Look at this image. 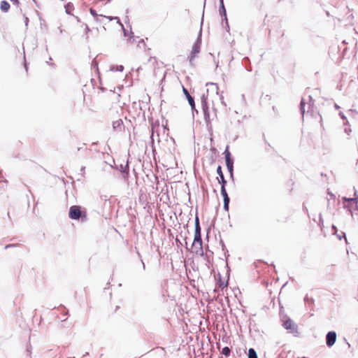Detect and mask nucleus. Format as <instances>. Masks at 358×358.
Listing matches in <instances>:
<instances>
[{"label": "nucleus", "mask_w": 358, "mask_h": 358, "mask_svg": "<svg viewBox=\"0 0 358 358\" xmlns=\"http://www.w3.org/2000/svg\"><path fill=\"white\" fill-rule=\"evenodd\" d=\"M207 98H208L207 94H202V96L201 97V108H202V110L203 113V117H204V121L206 123V129L209 132L210 134H213V127H212V123H211L212 119L210 118V114L209 108H208V102H207Z\"/></svg>", "instance_id": "f257e3e1"}, {"label": "nucleus", "mask_w": 358, "mask_h": 358, "mask_svg": "<svg viewBox=\"0 0 358 358\" xmlns=\"http://www.w3.org/2000/svg\"><path fill=\"white\" fill-rule=\"evenodd\" d=\"M69 217L71 220H80L85 222L87 220V212L80 206L73 205L69 208Z\"/></svg>", "instance_id": "f03ea898"}, {"label": "nucleus", "mask_w": 358, "mask_h": 358, "mask_svg": "<svg viewBox=\"0 0 358 358\" xmlns=\"http://www.w3.org/2000/svg\"><path fill=\"white\" fill-rule=\"evenodd\" d=\"M280 317L282 326L287 329L289 333L293 334L295 336L297 335L299 333L297 324L287 315L280 314Z\"/></svg>", "instance_id": "7ed1b4c3"}, {"label": "nucleus", "mask_w": 358, "mask_h": 358, "mask_svg": "<svg viewBox=\"0 0 358 358\" xmlns=\"http://www.w3.org/2000/svg\"><path fill=\"white\" fill-rule=\"evenodd\" d=\"M201 33L202 29L201 28L197 38L196 39L195 42L193 44L190 55L188 57L191 66L193 65V60L194 57L200 52L201 45Z\"/></svg>", "instance_id": "20e7f679"}, {"label": "nucleus", "mask_w": 358, "mask_h": 358, "mask_svg": "<svg viewBox=\"0 0 358 358\" xmlns=\"http://www.w3.org/2000/svg\"><path fill=\"white\" fill-rule=\"evenodd\" d=\"M199 245L198 250L195 251V253L198 255L203 256V250L202 247V238H201V229H194V238L192 243V247Z\"/></svg>", "instance_id": "39448f33"}, {"label": "nucleus", "mask_w": 358, "mask_h": 358, "mask_svg": "<svg viewBox=\"0 0 358 358\" xmlns=\"http://www.w3.org/2000/svg\"><path fill=\"white\" fill-rule=\"evenodd\" d=\"M229 148L227 147L226 150H224V155H225V162L226 166L228 169V171L230 173V176L231 178L234 176V159L231 157V155L230 152L229 151Z\"/></svg>", "instance_id": "423d86ee"}, {"label": "nucleus", "mask_w": 358, "mask_h": 358, "mask_svg": "<svg viewBox=\"0 0 358 358\" xmlns=\"http://www.w3.org/2000/svg\"><path fill=\"white\" fill-rule=\"evenodd\" d=\"M220 15L224 17L223 20L225 22V29L227 31H229V26L228 23V20L227 17V11L224 7V1L220 0V8H219Z\"/></svg>", "instance_id": "0eeeda50"}, {"label": "nucleus", "mask_w": 358, "mask_h": 358, "mask_svg": "<svg viewBox=\"0 0 358 358\" xmlns=\"http://www.w3.org/2000/svg\"><path fill=\"white\" fill-rule=\"evenodd\" d=\"M337 335L334 331H329L326 335V344L330 348L333 346L336 341Z\"/></svg>", "instance_id": "6e6552de"}, {"label": "nucleus", "mask_w": 358, "mask_h": 358, "mask_svg": "<svg viewBox=\"0 0 358 358\" xmlns=\"http://www.w3.org/2000/svg\"><path fill=\"white\" fill-rule=\"evenodd\" d=\"M182 91L188 101L189 106H191L192 112L194 113V111H195L196 113H198V110L196 109V107H195V102H194V97L189 94L188 90L186 88H185L184 87H182Z\"/></svg>", "instance_id": "1a4fd4ad"}, {"label": "nucleus", "mask_w": 358, "mask_h": 358, "mask_svg": "<svg viewBox=\"0 0 358 358\" xmlns=\"http://www.w3.org/2000/svg\"><path fill=\"white\" fill-rule=\"evenodd\" d=\"M124 124L122 119L113 122V129L115 131H121L124 129Z\"/></svg>", "instance_id": "9d476101"}, {"label": "nucleus", "mask_w": 358, "mask_h": 358, "mask_svg": "<svg viewBox=\"0 0 358 358\" xmlns=\"http://www.w3.org/2000/svg\"><path fill=\"white\" fill-rule=\"evenodd\" d=\"M217 173L218 175L217 180H218L219 183L221 185H226L227 180L224 178V174H223L222 171L221 166H217Z\"/></svg>", "instance_id": "9b49d317"}, {"label": "nucleus", "mask_w": 358, "mask_h": 358, "mask_svg": "<svg viewBox=\"0 0 358 358\" xmlns=\"http://www.w3.org/2000/svg\"><path fill=\"white\" fill-rule=\"evenodd\" d=\"M120 172H122L123 175V178L127 179L129 176V166L127 164L123 165L120 164V166L116 167Z\"/></svg>", "instance_id": "f8f14e48"}, {"label": "nucleus", "mask_w": 358, "mask_h": 358, "mask_svg": "<svg viewBox=\"0 0 358 358\" xmlns=\"http://www.w3.org/2000/svg\"><path fill=\"white\" fill-rule=\"evenodd\" d=\"M0 8H1V11L4 12V13L8 12L10 8L9 3L6 1H1V3H0Z\"/></svg>", "instance_id": "ddd939ff"}, {"label": "nucleus", "mask_w": 358, "mask_h": 358, "mask_svg": "<svg viewBox=\"0 0 358 358\" xmlns=\"http://www.w3.org/2000/svg\"><path fill=\"white\" fill-rule=\"evenodd\" d=\"M111 71H120L122 72L124 70V66L122 65H117V66H111L110 68Z\"/></svg>", "instance_id": "4468645a"}, {"label": "nucleus", "mask_w": 358, "mask_h": 358, "mask_svg": "<svg viewBox=\"0 0 358 358\" xmlns=\"http://www.w3.org/2000/svg\"><path fill=\"white\" fill-rule=\"evenodd\" d=\"M248 358H258L256 351L253 348H250L248 354Z\"/></svg>", "instance_id": "2eb2a0df"}, {"label": "nucleus", "mask_w": 358, "mask_h": 358, "mask_svg": "<svg viewBox=\"0 0 358 358\" xmlns=\"http://www.w3.org/2000/svg\"><path fill=\"white\" fill-rule=\"evenodd\" d=\"M218 275H219V280H218L219 287L221 289H224V287H226L227 286V285H228L227 282H224V280H222L220 274H219Z\"/></svg>", "instance_id": "dca6fc26"}, {"label": "nucleus", "mask_w": 358, "mask_h": 358, "mask_svg": "<svg viewBox=\"0 0 358 358\" xmlns=\"http://www.w3.org/2000/svg\"><path fill=\"white\" fill-rule=\"evenodd\" d=\"M103 18V17H101ZM103 17H106L107 19H108L109 21H112L113 20V19H117V23L121 27H123V24L122 23L120 22V20L118 17H111V16H106V15H103Z\"/></svg>", "instance_id": "f3484780"}, {"label": "nucleus", "mask_w": 358, "mask_h": 358, "mask_svg": "<svg viewBox=\"0 0 358 358\" xmlns=\"http://www.w3.org/2000/svg\"><path fill=\"white\" fill-rule=\"evenodd\" d=\"M221 354L224 355L225 357H229L231 354V349L229 347L226 346L222 348Z\"/></svg>", "instance_id": "a211bd4d"}, {"label": "nucleus", "mask_w": 358, "mask_h": 358, "mask_svg": "<svg viewBox=\"0 0 358 358\" xmlns=\"http://www.w3.org/2000/svg\"><path fill=\"white\" fill-rule=\"evenodd\" d=\"M90 13L93 17H94L96 21H98L99 17H103V15H98L96 10L92 8L90 9Z\"/></svg>", "instance_id": "6ab92c4d"}, {"label": "nucleus", "mask_w": 358, "mask_h": 358, "mask_svg": "<svg viewBox=\"0 0 358 358\" xmlns=\"http://www.w3.org/2000/svg\"><path fill=\"white\" fill-rule=\"evenodd\" d=\"M74 8L73 7V3H68L66 6H65V10H66V13L67 14H71V11L73 10Z\"/></svg>", "instance_id": "aec40b11"}, {"label": "nucleus", "mask_w": 358, "mask_h": 358, "mask_svg": "<svg viewBox=\"0 0 358 358\" xmlns=\"http://www.w3.org/2000/svg\"><path fill=\"white\" fill-rule=\"evenodd\" d=\"M206 86L210 87L213 90H215L216 93L218 94L219 87L217 84L213 83H208L206 84Z\"/></svg>", "instance_id": "412c9836"}, {"label": "nucleus", "mask_w": 358, "mask_h": 358, "mask_svg": "<svg viewBox=\"0 0 358 358\" xmlns=\"http://www.w3.org/2000/svg\"><path fill=\"white\" fill-rule=\"evenodd\" d=\"M305 100L304 99H302L300 103V111L303 116L304 115L305 113Z\"/></svg>", "instance_id": "4be33fe9"}, {"label": "nucleus", "mask_w": 358, "mask_h": 358, "mask_svg": "<svg viewBox=\"0 0 358 358\" xmlns=\"http://www.w3.org/2000/svg\"><path fill=\"white\" fill-rule=\"evenodd\" d=\"M355 198L343 197V200L345 201H355L356 203H357L358 196L357 195V192L356 191L355 192Z\"/></svg>", "instance_id": "5701e85b"}, {"label": "nucleus", "mask_w": 358, "mask_h": 358, "mask_svg": "<svg viewBox=\"0 0 358 358\" xmlns=\"http://www.w3.org/2000/svg\"><path fill=\"white\" fill-rule=\"evenodd\" d=\"M304 301L308 305H313L314 303V299L313 298L308 297V295H306L304 298Z\"/></svg>", "instance_id": "b1692460"}, {"label": "nucleus", "mask_w": 358, "mask_h": 358, "mask_svg": "<svg viewBox=\"0 0 358 358\" xmlns=\"http://www.w3.org/2000/svg\"><path fill=\"white\" fill-rule=\"evenodd\" d=\"M225 186L226 185H221V194H222V197H224V196H228Z\"/></svg>", "instance_id": "393cba45"}, {"label": "nucleus", "mask_w": 358, "mask_h": 358, "mask_svg": "<svg viewBox=\"0 0 358 358\" xmlns=\"http://www.w3.org/2000/svg\"><path fill=\"white\" fill-rule=\"evenodd\" d=\"M194 229H201L199 220L197 217H196V218H195Z\"/></svg>", "instance_id": "a878e982"}, {"label": "nucleus", "mask_w": 358, "mask_h": 358, "mask_svg": "<svg viewBox=\"0 0 358 358\" xmlns=\"http://www.w3.org/2000/svg\"><path fill=\"white\" fill-rule=\"evenodd\" d=\"M336 236L339 240H341L343 237L345 238V241L347 242V238L345 237V234L344 232H341V234H337Z\"/></svg>", "instance_id": "bb28decb"}, {"label": "nucleus", "mask_w": 358, "mask_h": 358, "mask_svg": "<svg viewBox=\"0 0 358 358\" xmlns=\"http://www.w3.org/2000/svg\"><path fill=\"white\" fill-rule=\"evenodd\" d=\"M223 201H224V203H229V202H230L229 196H224V197H223Z\"/></svg>", "instance_id": "cd10ccee"}, {"label": "nucleus", "mask_w": 358, "mask_h": 358, "mask_svg": "<svg viewBox=\"0 0 358 358\" xmlns=\"http://www.w3.org/2000/svg\"><path fill=\"white\" fill-rule=\"evenodd\" d=\"M13 5L18 6L20 3L19 0H10Z\"/></svg>", "instance_id": "c85d7f7f"}, {"label": "nucleus", "mask_w": 358, "mask_h": 358, "mask_svg": "<svg viewBox=\"0 0 358 358\" xmlns=\"http://www.w3.org/2000/svg\"><path fill=\"white\" fill-rule=\"evenodd\" d=\"M24 17L25 26L27 27L29 23V18L27 16H25V15H24Z\"/></svg>", "instance_id": "c756f323"}, {"label": "nucleus", "mask_w": 358, "mask_h": 358, "mask_svg": "<svg viewBox=\"0 0 358 358\" xmlns=\"http://www.w3.org/2000/svg\"><path fill=\"white\" fill-rule=\"evenodd\" d=\"M85 30L86 34L90 31V29L89 28L88 25L87 24H85Z\"/></svg>", "instance_id": "7c9ffc66"}, {"label": "nucleus", "mask_w": 358, "mask_h": 358, "mask_svg": "<svg viewBox=\"0 0 358 358\" xmlns=\"http://www.w3.org/2000/svg\"><path fill=\"white\" fill-rule=\"evenodd\" d=\"M344 131H345V133H346L348 135H350V132H351V129H350V128H345Z\"/></svg>", "instance_id": "2f4dec72"}, {"label": "nucleus", "mask_w": 358, "mask_h": 358, "mask_svg": "<svg viewBox=\"0 0 358 358\" xmlns=\"http://www.w3.org/2000/svg\"><path fill=\"white\" fill-rule=\"evenodd\" d=\"M229 203H224V209L226 210V211H228L229 210Z\"/></svg>", "instance_id": "473e14b6"}, {"label": "nucleus", "mask_w": 358, "mask_h": 358, "mask_svg": "<svg viewBox=\"0 0 358 358\" xmlns=\"http://www.w3.org/2000/svg\"><path fill=\"white\" fill-rule=\"evenodd\" d=\"M100 199L102 201H107L108 200V196L106 195H102V196H100Z\"/></svg>", "instance_id": "72a5a7b5"}, {"label": "nucleus", "mask_w": 358, "mask_h": 358, "mask_svg": "<svg viewBox=\"0 0 358 358\" xmlns=\"http://www.w3.org/2000/svg\"><path fill=\"white\" fill-rule=\"evenodd\" d=\"M122 31H123V33H124V36H127V30L124 28V26H123V27H122Z\"/></svg>", "instance_id": "f704fd0d"}, {"label": "nucleus", "mask_w": 358, "mask_h": 358, "mask_svg": "<svg viewBox=\"0 0 358 358\" xmlns=\"http://www.w3.org/2000/svg\"><path fill=\"white\" fill-rule=\"evenodd\" d=\"M15 245H14V244H8L5 246V249H8V248L15 247Z\"/></svg>", "instance_id": "c9c22d12"}, {"label": "nucleus", "mask_w": 358, "mask_h": 358, "mask_svg": "<svg viewBox=\"0 0 358 358\" xmlns=\"http://www.w3.org/2000/svg\"><path fill=\"white\" fill-rule=\"evenodd\" d=\"M85 170V166H82L81 169H80V172H81L82 176L84 175Z\"/></svg>", "instance_id": "e433bc0d"}, {"label": "nucleus", "mask_w": 358, "mask_h": 358, "mask_svg": "<svg viewBox=\"0 0 358 358\" xmlns=\"http://www.w3.org/2000/svg\"><path fill=\"white\" fill-rule=\"evenodd\" d=\"M92 66H94V67H97L98 64H97V62L95 60H94L92 62Z\"/></svg>", "instance_id": "4c0bfd02"}, {"label": "nucleus", "mask_w": 358, "mask_h": 358, "mask_svg": "<svg viewBox=\"0 0 358 358\" xmlns=\"http://www.w3.org/2000/svg\"><path fill=\"white\" fill-rule=\"evenodd\" d=\"M339 115L341 116V117L343 120H346V117L345 116V115H344L343 113H339Z\"/></svg>", "instance_id": "58836bf2"}, {"label": "nucleus", "mask_w": 358, "mask_h": 358, "mask_svg": "<svg viewBox=\"0 0 358 358\" xmlns=\"http://www.w3.org/2000/svg\"><path fill=\"white\" fill-rule=\"evenodd\" d=\"M220 100H221V102L224 105V106H226L224 101V97L222 95L220 96Z\"/></svg>", "instance_id": "ea45409f"}, {"label": "nucleus", "mask_w": 358, "mask_h": 358, "mask_svg": "<svg viewBox=\"0 0 358 358\" xmlns=\"http://www.w3.org/2000/svg\"><path fill=\"white\" fill-rule=\"evenodd\" d=\"M332 229L334 231V234H336V232H337L336 227L334 225H332Z\"/></svg>", "instance_id": "a19ab883"}, {"label": "nucleus", "mask_w": 358, "mask_h": 358, "mask_svg": "<svg viewBox=\"0 0 358 358\" xmlns=\"http://www.w3.org/2000/svg\"><path fill=\"white\" fill-rule=\"evenodd\" d=\"M141 264H142V269H143V271H144L145 269V264H144V262H143L142 259H141Z\"/></svg>", "instance_id": "79ce46f5"}, {"label": "nucleus", "mask_w": 358, "mask_h": 358, "mask_svg": "<svg viewBox=\"0 0 358 358\" xmlns=\"http://www.w3.org/2000/svg\"><path fill=\"white\" fill-rule=\"evenodd\" d=\"M213 116L216 117L217 116V110L215 108H213Z\"/></svg>", "instance_id": "37998d69"}, {"label": "nucleus", "mask_w": 358, "mask_h": 358, "mask_svg": "<svg viewBox=\"0 0 358 358\" xmlns=\"http://www.w3.org/2000/svg\"><path fill=\"white\" fill-rule=\"evenodd\" d=\"M308 99H309V101H310V103H313V101H313V98L311 97V96H308Z\"/></svg>", "instance_id": "c03bdc74"}, {"label": "nucleus", "mask_w": 358, "mask_h": 358, "mask_svg": "<svg viewBox=\"0 0 358 358\" xmlns=\"http://www.w3.org/2000/svg\"><path fill=\"white\" fill-rule=\"evenodd\" d=\"M24 68H25V70L27 71L28 67H27V64L26 61H24Z\"/></svg>", "instance_id": "a18cd8bd"}, {"label": "nucleus", "mask_w": 358, "mask_h": 358, "mask_svg": "<svg viewBox=\"0 0 358 358\" xmlns=\"http://www.w3.org/2000/svg\"><path fill=\"white\" fill-rule=\"evenodd\" d=\"M27 351L31 354V346L28 347L27 349Z\"/></svg>", "instance_id": "49530a36"}, {"label": "nucleus", "mask_w": 358, "mask_h": 358, "mask_svg": "<svg viewBox=\"0 0 358 358\" xmlns=\"http://www.w3.org/2000/svg\"><path fill=\"white\" fill-rule=\"evenodd\" d=\"M192 248H193V249H194V252H195L196 250H198L199 245H197L196 246L192 247Z\"/></svg>", "instance_id": "de8ad7c7"}, {"label": "nucleus", "mask_w": 358, "mask_h": 358, "mask_svg": "<svg viewBox=\"0 0 358 358\" xmlns=\"http://www.w3.org/2000/svg\"><path fill=\"white\" fill-rule=\"evenodd\" d=\"M88 355H89V352H86V353L83 355V357H87Z\"/></svg>", "instance_id": "09e8293b"}, {"label": "nucleus", "mask_w": 358, "mask_h": 358, "mask_svg": "<svg viewBox=\"0 0 358 358\" xmlns=\"http://www.w3.org/2000/svg\"><path fill=\"white\" fill-rule=\"evenodd\" d=\"M328 194H329L331 196L334 197V195L333 194H331V193H330V192H328Z\"/></svg>", "instance_id": "8fccbe9b"}, {"label": "nucleus", "mask_w": 358, "mask_h": 358, "mask_svg": "<svg viewBox=\"0 0 358 358\" xmlns=\"http://www.w3.org/2000/svg\"><path fill=\"white\" fill-rule=\"evenodd\" d=\"M303 208L304 210L308 211L307 208L306 206H303Z\"/></svg>", "instance_id": "3c124183"}, {"label": "nucleus", "mask_w": 358, "mask_h": 358, "mask_svg": "<svg viewBox=\"0 0 358 358\" xmlns=\"http://www.w3.org/2000/svg\"><path fill=\"white\" fill-rule=\"evenodd\" d=\"M133 34H133V32H132V31H131V32H130V37H132V36H133Z\"/></svg>", "instance_id": "603ef678"}, {"label": "nucleus", "mask_w": 358, "mask_h": 358, "mask_svg": "<svg viewBox=\"0 0 358 358\" xmlns=\"http://www.w3.org/2000/svg\"><path fill=\"white\" fill-rule=\"evenodd\" d=\"M356 166L358 168V159L356 162Z\"/></svg>", "instance_id": "864d4df0"}, {"label": "nucleus", "mask_w": 358, "mask_h": 358, "mask_svg": "<svg viewBox=\"0 0 358 358\" xmlns=\"http://www.w3.org/2000/svg\"><path fill=\"white\" fill-rule=\"evenodd\" d=\"M335 108H339V106H338L337 104H335Z\"/></svg>", "instance_id": "5fc2aeb1"}, {"label": "nucleus", "mask_w": 358, "mask_h": 358, "mask_svg": "<svg viewBox=\"0 0 358 358\" xmlns=\"http://www.w3.org/2000/svg\"><path fill=\"white\" fill-rule=\"evenodd\" d=\"M100 18H101V17H99V18H98V21H97V22H101V20H100Z\"/></svg>", "instance_id": "6e6d98bb"}, {"label": "nucleus", "mask_w": 358, "mask_h": 358, "mask_svg": "<svg viewBox=\"0 0 358 358\" xmlns=\"http://www.w3.org/2000/svg\"><path fill=\"white\" fill-rule=\"evenodd\" d=\"M217 291H218V290H217V288H215V289H214V292H217Z\"/></svg>", "instance_id": "4d7b16f0"}, {"label": "nucleus", "mask_w": 358, "mask_h": 358, "mask_svg": "<svg viewBox=\"0 0 358 358\" xmlns=\"http://www.w3.org/2000/svg\"><path fill=\"white\" fill-rule=\"evenodd\" d=\"M85 38H86V39H88V38H89L88 35H86Z\"/></svg>", "instance_id": "13d9d810"}, {"label": "nucleus", "mask_w": 358, "mask_h": 358, "mask_svg": "<svg viewBox=\"0 0 358 358\" xmlns=\"http://www.w3.org/2000/svg\"><path fill=\"white\" fill-rule=\"evenodd\" d=\"M310 106H311V103H309V106H308V108H310Z\"/></svg>", "instance_id": "bf43d9fd"}, {"label": "nucleus", "mask_w": 358, "mask_h": 358, "mask_svg": "<svg viewBox=\"0 0 358 358\" xmlns=\"http://www.w3.org/2000/svg\"><path fill=\"white\" fill-rule=\"evenodd\" d=\"M82 148H78V150H80Z\"/></svg>", "instance_id": "052dcab7"}, {"label": "nucleus", "mask_w": 358, "mask_h": 358, "mask_svg": "<svg viewBox=\"0 0 358 358\" xmlns=\"http://www.w3.org/2000/svg\"><path fill=\"white\" fill-rule=\"evenodd\" d=\"M248 71H251V69H247Z\"/></svg>", "instance_id": "680f3d73"}, {"label": "nucleus", "mask_w": 358, "mask_h": 358, "mask_svg": "<svg viewBox=\"0 0 358 358\" xmlns=\"http://www.w3.org/2000/svg\"><path fill=\"white\" fill-rule=\"evenodd\" d=\"M111 0H107L108 2H110Z\"/></svg>", "instance_id": "e2e57ef3"}, {"label": "nucleus", "mask_w": 358, "mask_h": 358, "mask_svg": "<svg viewBox=\"0 0 358 358\" xmlns=\"http://www.w3.org/2000/svg\"><path fill=\"white\" fill-rule=\"evenodd\" d=\"M69 358H75V357H69Z\"/></svg>", "instance_id": "0e129e2a"}, {"label": "nucleus", "mask_w": 358, "mask_h": 358, "mask_svg": "<svg viewBox=\"0 0 358 358\" xmlns=\"http://www.w3.org/2000/svg\"><path fill=\"white\" fill-rule=\"evenodd\" d=\"M1 173V171H0V173Z\"/></svg>", "instance_id": "69168bd1"}]
</instances>
